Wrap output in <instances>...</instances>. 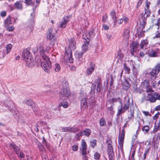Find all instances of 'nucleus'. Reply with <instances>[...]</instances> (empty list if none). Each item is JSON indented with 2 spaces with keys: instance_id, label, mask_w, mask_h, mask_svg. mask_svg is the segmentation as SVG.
I'll list each match as a JSON object with an SVG mask.
<instances>
[{
  "instance_id": "52",
  "label": "nucleus",
  "mask_w": 160,
  "mask_h": 160,
  "mask_svg": "<svg viewBox=\"0 0 160 160\" xmlns=\"http://www.w3.org/2000/svg\"><path fill=\"white\" fill-rule=\"evenodd\" d=\"M67 23L68 21H64L62 22L60 24V27L62 28H64L66 27V24Z\"/></svg>"
},
{
  "instance_id": "40",
  "label": "nucleus",
  "mask_w": 160,
  "mask_h": 160,
  "mask_svg": "<svg viewBox=\"0 0 160 160\" xmlns=\"http://www.w3.org/2000/svg\"><path fill=\"white\" fill-rule=\"evenodd\" d=\"M61 70V66L58 63H56L54 66V70L56 72H59Z\"/></svg>"
},
{
  "instance_id": "17",
  "label": "nucleus",
  "mask_w": 160,
  "mask_h": 160,
  "mask_svg": "<svg viewBox=\"0 0 160 160\" xmlns=\"http://www.w3.org/2000/svg\"><path fill=\"white\" fill-rule=\"evenodd\" d=\"M87 98H83L81 101V107L82 110H84L86 107L88 106Z\"/></svg>"
},
{
  "instance_id": "20",
  "label": "nucleus",
  "mask_w": 160,
  "mask_h": 160,
  "mask_svg": "<svg viewBox=\"0 0 160 160\" xmlns=\"http://www.w3.org/2000/svg\"><path fill=\"white\" fill-rule=\"evenodd\" d=\"M90 67H88L87 70V72L88 74H91L94 70L95 64L91 62L90 63Z\"/></svg>"
},
{
  "instance_id": "4",
  "label": "nucleus",
  "mask_w": 160,
  "mask_h": 160,
  "mask_svg": "<svg viewBox=\"0 0 160 160\" xmlns=\"http://www.w3.org/2000/svg\"><path fill=\"white\" fill-rule=\"evenodd\" d=\"M121 104V107L120 108L118 109V111L117 116H119L122 113H124L127 110H128L130 102L129 100L127 101L122 106V101H120Z\"/></svg>"
},
{
  "instance_id": "62",
  "label": "nucleus",
  "mask_w": 160,
  "mask_h": 160,
  "mask_svg": "<svg viewBox=\"0 0 160 160\" xmlns=\"http://www.w3.org/2000/svg\"><path fill=\"white\" fill-rule=\"evenodd\" d=\"M18 158H23L25 157V154L23 153L22 152H20V154H18Z\"/></svg>"
},
{
  "instance_id": "33",
  "label": "nucleus",
  "mask_w": 160,
  "mask_h": 160,
  "mask_svg": "<svg viewBox=\"0 0 160 160\" xmlns=\"http://www.w3.org/2000/svg\"><path fill=\"white\" fill-rule=\"evenodd\" d=\"M37 5H35L33 8V12L31 14V20H34L35 19V13L36 8L37 7Z\"/></svg>"
},
{
  "instance_id": "63",
  "label": "nucleus",
  "mask_w": 160,
  "mask_h": 160,
  "mask_svg": "<svg viewBox=\"0 0 160 160\" xmlns=\"http://www.w3.org/2000/svg\"><path fill=\"white\" fill-rule=\"evenodd\" d=\"M160 113L158 112L157 113L155 114L153 117V119L154 120H156L158 118L159 116L160 115Z\"/></svg>"
},
{
  "instance_id": "61",
  "label": "nucleus",
  "mask_w": 160,
  "mask_h": 160,
  "mask_svg": "<svg viewBox=\"0 0 160 160\" xmlns=\"http://www.w3.org/2000/svg\"><path fill=\"white\" fill-rule=\"evenodd\" d=\"M82 136H83L82 134V132H80L78 133L76 135V138L77 139H79V138Z\"/></svg>"
},
{
  "instance_id": "56",
  "label": "nucleus",
  "mask_w": 160,
  "mask_h": 160,
  "mask_svg": "<svg viewBox=\"0 0 160 160\" xmlns=\"http://www.w3.org/2000/svg\"><path fill=\"white\" fill-rule=\"evenodd\" d=\"M97 82L95 83V84H93L91 87V91L93 93H94L95 90L96 88V84Z\"/></svg>"
},
{
  "instance_id": "59",
  "label": "nucleus",
  "mask_w": 160,
  "mask_h": 160,
  "mask_svg": "<svg viewBox=\"0 0 160 160\" xmlns=\"http://www.w3.org/2000/svg\"><path fill=\"white\" fill-rule=\"evenodd\" d=\"M118 99H119V98H113L112 99L109 100V101L110 103H112L113 105L114 103L117 102V100Z\"/></svg>"
},
{
  "instance_id": "21",
  "label": "nucleus",
  "mask_w": 160,
  "mask_h": 160,
  "mask_svg": "<svg viewBox=\"0 0 160 160\" xmlns=\"http://www.w3.org/2000/svg\"><path fill=\"white\" fill-rule=\"evenodd\" d=\"M100 80L101 79L99 78H98V79L96 80V82H98L96 88L97 92L98 93L101 92V90L102 88V85L100 82Z\"/></svg>"
},
{
  "instance_id": "50",
  "label": "nucleus",
  "mask_w": 160,
  "mask_h": 160,
  "mask_svg": "<svg viewBox=\"0 0 160 160\" xmlns=\"http://www.w3.org/2000/svg\"><path fill=\"white\" fill-rule=\"evenodd\" d=\"M142 89H141L140 88H135L134 91V92L136 93H139V94H141L142 92Z\"/></svg>"
},
{
  "instance_id": "28",
  "label": "nucleus",
  "mask_w": 160,
  "mask_h": 160,
  "mask_svg": "<svg viewBox=\"0 0 160 160\" xmlns=\"http://www.w3.org/2000/svg\"><path fill=\"white\" fill-rule=\"evenodd\" d=\"M160 128V121L158 123H155L153 130L152 131L153 133L157 132Z\"/></svg>"
},
{
  "instance_id": "36",
  "label": "nucleus",
  "mask_w": 160,
  "mask_h": 160,
  "mask_svg": "<svg viewBox=\"0 0 160 160\" xmlns=\"http://www.w3.org/2000/svg\"><path fill=\"white\" fill-rule=\"evenodd\" d=\"M123 68L127 74H129L130 73V69L127 66L126 63H123Z\"/></svg>"
},
{
  "instance_id": "5",
  "label": "nucleus",
  "mask_w": 160,
  "mask_h": 160,
  "mask_svg": "<svg viewBox=\"0 0 160 160\" xmlns=\"http://www.w3.org/2000/svg\"><path fill=\"white\" fill-rule=\"evenodd\" d=\"M108 152L109 160H114L115 158L113 149L112 145V141L111 139L108 141Z\"/></svg>"
},
{
  "instance_id": "32",
  "label": "nucleus",
  "mask_w": 160,
  "mask_h": 160,
  "mask_svg": "<svg viewBox=\"0 0 160 160\" xmlns=\"http://www.w3.org/2000/svg\"><path fill=\"white\" fill-rule=\"evenodd\" d=\"M158 55L157 52L153 50H151L149 53V56L150 57H156Z\"/></svg>"
},
{
  "instance_id": "25",
  "label": "nucleus",
  "mask_w": 160,
  "mask_h": 160,
  "mask_svg": "<svg viewBox=\"0 0 160 160\" xmlns=\"http://www.w3.org/2000/svg\"><path fill=\"white\" fill-rule=\"evenodd\" d=\"M89 42V41H88L87 40L85 39V41H84V44L82 46V51L85 52L88 50Z\"/></svg>"
},
{
  "instance_id": "49",
  "label": "nucleus",
  "mask_w": 160,
  "mask_h": 160,
  "mask_svg": "<svg viewBox=\"0 0 160 160\" xmlns=\"http://www.w3.org/2000/svg\"><path fill=\"white\" fill-rule=\"evenodd\" d=\"M147 97L146 96L144 95L142 98V102H143L145 101H148L150 102V96Z\"/></svg>"
},
{
  "instance_id": "31",
  "label": "nucleus",
  "mask_w": 160,
  "mask_h": 160,
  "mask_svg": "<svg viewBox=\"0 0 160 160\" xmlns=\"http://www.w3.org/2000/svg\"><path fill=\"white\" fill-rule=\"evenodd\" d=\"M146 24V22L145 21H140L139 25V28L138 29L143 30Z\"/></svg>"
},
{
  "instance_id": "37",
  "label": "nucleus",
  "mask_w": 160,
  "mask_h": 160,
  "mask_svg": "<svg viewBox=\"0 0 160 160\" xmlns=\"http://www.w3.org/2000/svg\"><path fill=\"white\" fill-rule=\"evenodd\" d=\"M15 7L18 9H22V5L19 2H17L15 4Z\"/></svg>"
},
{
  "instance_id": "27",
  "label": "nucleus",
  "mask_w": 160,
  "mask_h": 160,
  "mask_svg": "<svg viewBox=\"0 0 160 160\" xmlns=\"http://www.w3.org/2000/svg\"><path fill=\"white\" fill-rule=\"evenodd\" d=\"M123 88L125 90H127L130 86V84L128 81L125 79L124 82L122 83Z\"/></svg>"
},
{
  "instance_id": "38",
  "label": "nucleus",
  "mask_w": 160,
  "mask_h": 160,
  "mask_svg": "<svg viewBox=\"0 0 160 160\" xmlns=\"http://www.w3.org/2000/svg\"><path fill=\"white\" fill-rule=\"evenodd\" d=\"M130 31L129 29L125 30L124 32L123 35L126 38H128L129 37Z\"/></svg>"
},
{
  "instance_id": "30",
  "label": "nucleus",
  "mask_w": 160,
  "mask_h": 160,
  "mask_svg": "<svg viewBox=\"0 0 160 160\" xmlns=\"http://www.w3.org/2000/svg\"><path fill=\"white\" fill-rule=\"evenodd\" d=\"M46 124V122H43V121H40V122H38L36 125V126H35L36 128V131L37 132H38V127L39 126H42L43 125H45Z\"/></svg>"
},
{
  "instance_id": "2",
  "label": "nucleus",
  "mask_w": 160,
  "mask_h": 160,
  "mask_svg": "<svg viewBox=\"0 0 160 160\" xmlns=\"http://www.w3.org/2000/svg\"><path fill=\"white\" fill-rule=\"evenodd\" d=\"M57 33V30L51 28L48 29L47 33V38L50 41V44L53 46L56 42V38L55 34Z\"/></svg>"
},
{
  "instance_id": "12",
  "label": "nucleus",
  "mask_w": 160,
  "mask_h": 160,
  "mask_svg": "<svg viewBox=\"0 0 160 160\" xmlns=\"http://www.w3.org/2000/svg\"><path fill=\"white\" fill-rule=\"evenodd\" d=\"M121 134L119 133L118 136V142L120 148H122L125 136V131L124 129L122 130Z\"/></svg>"
},
{
  "instance_id": "60",
  "label": "nucleus",
  "mask_w": 160,
  "mask_h": 160,
  "mask_svg": "<svg viewBox=\"0 0 160 160\" xmlns=\"http://www.w3.org/2000/svg\"><path fill=\"white\" fill-rule=\"evenodd\" d=\"M78 149V145H73L72 146V149L73 151H77Z\"/></svg>"
},
{
  "instance_id": "34",
  "label": "nucleus",
  "mask_w": 160,
  "mask_h": 160,
  "mask_svg": "<svg viewBox=\"0 0 160 160\" xmlns=\"http://www.w3.org/2000/svg\"><path fill=\"white\" fill-rule=\"evenodd\" d=\"M110 15L112 18L113 20H116L117 18L116 16V14L114 10H112L110 13Z\"/></svg>"
},
{
  "instance_id": "15",
  "label": "nucleus",
  "mask_w": 160,
  "mask_h": 160,
  "mask_svg": "<svg viewBox=\"0 0 160 160\" xmlns=\"http://www.w3.org/2000/svg\"><path fill=\"white\" fill-rule=\"evenodd\" d=\"M4 105L6 107L8 108V110L11 112L12 110L15 108L14 103L12 101H6L5 102Z\"/></svg>"
},
{
  "instance_id": "10",
  "label": "nucleus",
  "mask_w": 160,
  "mask_h": 160,
  "mask_svg": "<svg viewBox=\"0 0 160 160\" xmlns=\"http://www.w3.org/2000/svg\"><path fill=\"white\" fill-rule=\"evenodd\" d=\"M151 2L148 0H146L145 2V14L144 15V18L145 19H146L149 16L151 13V11L149 9Z\"/></svg>"
},
{
  "instance_id": "47",
  "label": "nucleus",
  "mask_w": 160,
  "mask_h": 160,
  "mask_svg": "<svg viewBox=\"0 0 160 160\" xmlns=\"http://www.w3.org/2000/svg\"><path fill=\"white\" fill-rule=\"evenodd\" d=\"M149 127L148 125H146L142 128V130L145 133H147L149 131Z\"/></svg>"
},
{
  "instance_id": "11",
  "label": "nucleus",
  "mask_w": 160,
  "mask_h": 160,
  "mask_svg": "<svg viewBox=\"0 0 160 160\" xmlns=\"http://www.w3.org/2000/svg\"><path fill=\"white\" fill-rule=\"evenodd\" d=\"M131 53L132 55H134V53L138 50V48L139 46V43L137 42H133L130 44Z\"/></svg>"
},
{
  "instance_id": "23",
  "label": "nucleus",
  "mask_w": 160,
  "mask_h": 160,
  "mask_svg": "<svg viewBox=\"0 0 160 160\" xmlns=\"http://www.w3.org/2000/svg\"><path fill=\"white\" fill-rule=\"evenodd\" d=\"M11 148H12L13 150L15 151L17 154H18L20 151V148L14 143L10 144Z\"/></svg>"
},
{
  "instance_id": "44",
  "label": "nucleus",
  "mask_w": 160,
  "mask_h": 160,
  "mask_svg": "<svg viewBox=\"0 0 160 160\" xmlns=\"http://www.w3.org/2000/svg\"><path fill=\"white\" fill-rule=\"evenodd\" d=\"M40 55L42 57L43 60L45 61H50L48 57L46 55L45 53L42 54H41Z\"/></svg>"
},
{
  "instance_id": "58",
  "label": "nucleus",
  "mask_w": 160,
  "mask_h": 160,
  "mask_svg": "<svg viewBox=\"0 0 160 160\" xmlns=\"http://www.w3.org/2000/svg\"><path fill=\"white\" fill-rule=\"evenodd\" d=\"M6 30L7 31H12L14 29V27L13 26H9L6 28Z\"/></svg>"
},
{
  "instance_id": "7",
  "label": "nucleus",
  "mask_w": 160,
  "mask_h": 160,
  "mask_svg": "<svg viewBox=\"0 0 160 160\" xmlns=\"http://www.w3.org/2000/svg\"><path fill=\"white\" fill-rule=\"evenodd\" d=\"M149 82V80L146 79L143 81L141 84V86L142 88L145 89L146 91L148 93L149 92H153L151 86L150 85Z\"/></svg>"
},
{
  "instance_id": "35",
  "label": "nucleus",
  "mask_w": 160,
  "mask_h": 160,
  "mask_svg": "<svg viewBox=\"0 0 160 160\" xmlns=\"http://www.w3.org/2000/svg\"><path fill=\"white\" fill-rule=\"evenodd\" d=\"M137 31V32L138 33V37L139 38L142 37L144 36L145 34L144 33L145 32V31H143V30L138 29Z\"/></svg>"
},
{
  "instance_id": "39",
  "label": "nucleus",
  "mask_w": 160,
  "mask_h": 160,
  "mask_svg": "<svg viewBox=\"0 0 160 160\" xmlns=\"http://www.w3.org/2000/svg\"><path fill=\"white\" fill-rule=\"evenodd\" d=\"M148 43V41L147 40L142 41L140 44L141 48H143L144 46L147 45Z\"/></svg>"
},
{
  "instance_id": "6",
  "label": "nucleus",
  "mask_w": 160,
  "mask_h": 160,
  "mask_svg": "<svg viewBox=\"0 0 160 160\" xmlns=\"http://www.w3.org/2000/svg\"><path fill=\"white\" fill-rule=\"evenodd\" d=\"M70 93L69 89L64 87L60 91L59 97L61 99H66L68 98Z\"/></svg>"
},
{
  "instance_id": "55",
  "label": "nucleus",
  "mask_w": 160,
  "mask_h": 160,
  "mask_svg": "<svg viewBox=\"0 0 160 160\" xmlns=\"http://www.w3.org/2000/svg\"><path fill=\"white\" fill-rule=\"evenodd\" d=\"M97 141L96 140H93L91 141L90 144L92 148H94L96 144Z\"/></svg>"
},
{
  "instance_id": "14",
  "label": "nucleus",
  "mask_w": 160,
  "mask_h": 160,
  "mask_svg": "<svg viewBox=\"0 0 160 160\" xmlns=\"http://www.w3.org/2000/svg\"><path fill=\"white\" fill-rule=\"evenodd\" d=\"M24 60L28 67H32L34 65V59L32 56H29V58Z\"/></svg>"
},
{
  "instance_id": "1",
  "label": "nucleus",
  "mask_w": 160,
  "mask_h": 160,
  "mask_svg": "<svg viewBox=\"0 0 160 160\" xmlns=\"http://www.w3.org/2000/svg\"><path fill=\"white\" fill-rule=\"evenodd\" d=\"M69 44L68 48H65V55L63 59L66 62H69L70 63L73 62V59L72 57V50H74L76 48L75 42L73 39H71L69 41Z\"/></svg>"
},
{
  "instance_id": "57",
  "label": "nucleus",
  "mask_w": 160,
  "mask_h": 160,
  "mask_svg": "<svg viewBox=\"0 0 160 160\" xmlns=\"http://www.w3.org/2000/svg\"><path fill=\"white\" fill-rule=\"evenodd\" d=\"M118 55L119 57V59H121L123 58L124 56L123 54L121 52V50H119L118 52Z\"/></svg>"
},
{
  "instance_id": "18",
  "label": "nucleus",
  "mask_w": 160,
  "mask_h": 160,
  "mask_svg": "<svg viewBox=\"0 0 160 160\" xmlns=\"http://www.w3.org/2000/svg\"><path fill=\"white\" fill-rule=\"evenodd\" d=\"M81 148L82 154H84L87 153L86 151L87 149V147L86 143L83 139L82 140Z\"/></svg>"
},
{
  "instance_id": "48",
  "label": "nucleus",
  "mask_w": 160,
  "mask_h": 160,
  "mask_svg": "<svg viewBox=\"0 0 160 160\" xmlns=\"http://www.w3.org/2000/svg\"><path fill=\"white\" fill-rule=\"evenodd\" d=\"M38 147L40 151H42L45 149L44 146L41 143H38Z\"/></svg>"
},
{
  "instance_id": "19",
  "label": "nucleus",
  "mask_w": 160,
  "mask_h": 160,
  "mask_svg": "<svg viewBox=\"0 0 160 160\" xmlns=\"http://www.w3.org/2000/svg\"><path fill=\"white\" fill-rule=\"evenodd\" d=\"M14 112L13 113V116L14 118L17 119L18 121H19L22 119V117L20 114L19 111L16 109L14 108Z\"/></svg>"
},
{
  "instance_id": "43",
  "label": "nucleus",
  "mask_w": 160,
  "mask_h": 160,
  "mask_svg": "<svg viewBox=\"0 0 160 160\" xmlns=\"http://www.w3.org/2000/svg\"><path fill=\"white\" fill-rule=\"evenodd\" d=\"M25 2L28 5H31L32 6L34 4V2H33L32 0H25Z\"/></svg>"
},
{
  "instance_id": "29",
  "label": "nucleus",
  "mask_w": 160,
  "mask_h": 160,
  "mask_svg": "<svg viewBox=\"0 0 160 160\" xmlns=\"http://www.w3.org/2000/svg\"><path fill=\"white\" fill-rule=\"evenodd\" d=\"M91 130L88 128H86L82 132L83 135H85L87 137L90 136L91 133Z\"/></svg>"
},
{
  "instance_id": "16",
  "label": "nucleus",
  "mask_w": 160,
  "mask_h": 160,
  "mask_svg": "<svg viewBox=\"0 0 160 160\" xmlns=\"http://www.w3.org/2000/svg\"><path fill=\"white\" fill-rule=\"evenodd\" d=\"M85 52L83 51L78 52L75 53V56L78 60L81 62H85V60L82 58V55Z\"/></svg>"
},
{
  "instance_id": "54",
  "label": "nucleus",
  "mask_w": 160,
  "mask_h": 160,
  "mask_svg": "<svg viewBox=\"0 0 160 160\" xmlns=\"http://www.w3.org/2000/svg\"><path fill=\"white\" fill-rule=\"evenodd\" d=\"M94 158L96 160H99L100 156V154L97 152H96L94 155Z\"/></svg>"
},
{
  "instance_id": "22",
  "label": "nucleus",
  "mask_w": 160,
  "mask_h": 160,
  "mask_svg": "<svg viewBox=\"0 0 160 160\" xmlns=\"http://www.w3.org/2000/svg\"><path fill=\"white\" fill-rule=\"evenodd\" d=\"M31 56L30 55V52L27 49H25L23 50L22 52V57L24 59Z\"/></svg>"
},
{
  "instance_id": "3",
  "label": "nucleus",
  "mask_w": 160,
  "mask_h": 160,
  "mask_svg": "<svg viewBox=\"0 0 160 160\" xmlns=\"http://www.w3.org/2000/svg\"><path fill=\"white\" fill-rule=\"evenodd\" d=\"M160 67H158V64L152 68L149 72V76L150 79L154 80L157 77L159 73Z\"/></svg>"
},
{
  "instance_id": "26",
  "label": "nucleus",
  "mask_w": 160,
  "mask_h": 160,
  "mask_svg": "<svg viewBox=\"0 0 160 160\" xmlns=\"http://www.w3.org/2000/svg\"><path fill=\"white\" fill-rule=\"evenodd\" d=\"M24 103L27 104L28 106H30L33 109V107L34 103L32 101L31 99H27L23 102Z\"/></svg>"
},
{
  "instance_id": "8",
  "label": "nucleus",
  "mask_w": 160,
  "mask_h": 160,
  "mask_svg": "<svg viewBox=\"0 0 160 160\" xmlns=\"http://www.w3.org/2000/svg\"><path fill=\"white\" fill-rule=\"evenodd\" d=\"M41 65L45 72L50 73L51 67V62L50 61H43L42 62Z\"/></svg>"
},
{
  "instance_id": "42",
  "label": "nucleus",
  "mask_w": 160,
  "mask_h": 160,
  "mask_svg": "<svg viewBox=\"0 0 160 160\" xmlns=\"http://www.w3.org/2000/svg\"><path fill=\"white\" fill-rule=\"evenodd\" d=\"M6 50H7V53H6V54H7L11 51V49L12 48V45L10 44H8L6 47Z\"/></svg>"
},
{
  "instance_id": "46",
  "label": "nucleus",
  "mask_w": 160,
  "mask_h": 160,
  "mask_svg": "<svg viewBox=\"0 0 160 160\" xmlns=\"http://www.w3.org/2000/svg\"><path fill=\"white\" fill-rule=\"evenodd\" d=\"M113 82V80L112 76L108 78L107 80V83L108 84H110V86H111L112 85Z\"/></svg>"
},
{
  "instance_id": "51",
  "label": "nucleus",
  "mask_w": 160,
  "mask_h": 160,
  "mask_svg": "<svg viewBox=\"0 0 160 160\" xmlns=\"http://www.w3.org/2000/svg\"><path fill=\"white\" fill-rule=\"evenodd\" d=\"M11 21H5L4 26L6 28L9 27L12 24Z\"/></svg>"
},
{
  "instance_id": "13",
  "label": "nucleus",
  "mask_w": 160,
  "mask_h": 160,
  "mask_svg": "<svg viewBox=\"0 0 160 160\" xmlns=\"http://www.w3.org/2000/svg\"><path fill=\"white\" fill-rule=\"evenodd\" d=\"M62 132H71L74 133L79 131V129L78 128L74 127H65L62 129Z\"/></svg>"
},
{
  "instance_id": "53",
  "label": "nucleus",
  "mask_w": 160,
  "mask_h": 160,
  "mask_svg": "<svg viewBox=\"0 0 160 160\" xmlns=\"http://www.w3.org/2000/svg\"><path fill=\"white\" fill-rule=\"evenodd\" d=\"M106 122L105 120L103 118H102L100 119L99 122V124L101 126H102L104 125Z\"/></svg>"
},
{
  "instance_id": "41",
  "label": "nucleus",
  "mask_w": 160,
  "mask_h": 160,
  "mask_svg": "<svg viewBox=\"0 0 160 160\" xmlns=\"http://www.w3.org/2000/svg\"><path fill=\"white\" fill-rule=\"evenodd\" d=\"M59 107H63L64 108H66L68 106V103L67 102H63L59 104Z\"/></svg>"
},
{
  "instance_id": "64",
  "label": "nucleus",
  "mask_w": 160,
  "mask_h": 160,
  "mask_svg": "<svg viewBox=\"0 0 160 160\" xmlns=\"http://www.w3.org/2000/svg\"><path fill=\"white\" fill-rule=\"evenodd\" d=\"M83 160H88V157L87 156V153L84 154H82Z\"/></svg>"
},
{
  "instance_id": "45",
  "label": "nucleus",
  "mask_w": 160,
  "mask_h": 160,
  "mask_svg": "<svg viewBox=\"0 0 160 160\" xmlns=\"http://www.w3.org/2000/svg\"><path fill=\"white\" fill-rule=\"evenodd\" d=\"M130 117H128V118L129 119V121L130 119H131L132 118H133L134 117V110H132L131 109H130Z\"/></svg>"
},
{
  "instance_id": "24",
  "label": "nucleus",
  "mask_w": 160,
  "mask_h": 160,
  "mask_svg": "<svg viewBox=\"0 0 160 160\" xmlns=\"http://www.w3.org/2000/svg\"><path fill=\"white\" fill-rule=\"evenodd\" d=\"M37 51L39 52L40 54L45 52V50L42 45L40 44L37 46Z\"/></svg>"
},
{
  "instance_id": "9",
  "label": "nucleus",
  "mask_w": 160,
  "mask_h": 160,
  "mask_svg": "<svg viewBox=\"0 0 160 160\" xmlns=\"http://www.w3.org/2000/svg\"><path fill=\"white\" fill-rule=\"evenodd\" d=\"M148 96H150V102H155L157 100H160V93L157 92L151 93L148 94Z\"/></svg>"
}]
</instances>
